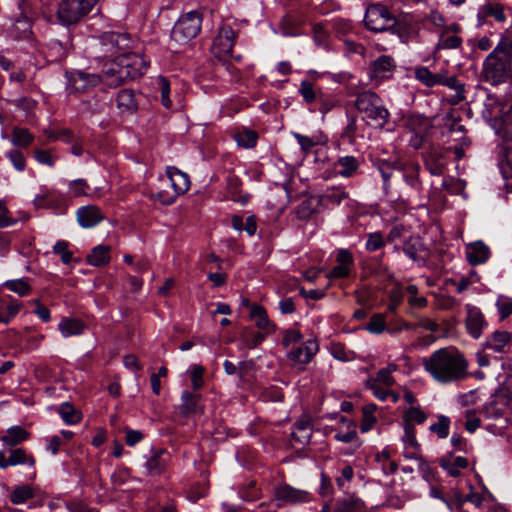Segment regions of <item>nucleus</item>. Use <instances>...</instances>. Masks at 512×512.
I'll use <instances>...</instances> for the list:
<instances>
[{"label":"nucleus","instance_id":"nucleus-37","mask_svg":"<svg viewBox=\"0 0 512 512\" xmlns=\"http://www.w3.org/2000/svg\"><path fill=\"white\" fill-rule=\"evenodd\" d=\"M59 414L63 421L70 425L76 424L81 420V413L68 402L63 403L59 407Z\"/></svg>","mask_w":512,"mask_h":512},{"label":"nucleus","instance_id":"nucleus-26","mask_svg":"<svg viewBox=\"0 0 512 512\" xmlns=\"http://www.w3.org/2000/svg\"><path fill=\"white\" fill-rule=\"evenodd\" d=\"M111 248L108 245H98L93 248L92 252L87 256V261L92 266H103L110 261Z\"/></svg>","mask_w":512,"mask_h":512},{"label":"nucleus","instance_id":"nucleus-46","mask_svg":"<svg viewBox=\"0 0 512 512\" xmlns=\"http://www.w3.org/2000/svg\"><path fill=\"white\" fill-rule=\"evenodd\" d=\"M70 193L75 196H90V186L84 179H76L69 183Z\"/></svg>","mask_w":512,"mask_h":512},{"label":"nucleus","instance_id":"nucleus-51","mask_svg":"<svg viewBox=\"0 0 512 512\" xmlns=\"http://www.w3.org/2000/svg\"><path fill=\"white\" fill-rule=\"evenodd\" d=\"M366 329L374 334L382 333L385 329V317L383 314H374L367 326Z\"/></svg>","mask_w":512,"mask_h":512},{"label":"nucleus","instance_id":"nucleus-1","mask_svg":"<svg viewBox=\"0 0 512 512\" xmlns=\"http://www.w3.org/2000/svg\"><path fill=\"white\" fill-rule=\"evenodd\" d=\"M424 369L440 383L463 380L468 375V362L453 347L441 348L423 360Z\"/></svg>","mask_w":512,"mask_h":512},{"label":"nucleus","instance_id":"nucleus-6","mask_svg":"<svg viewBox=\"0 0 512 512\" xmlns=\"http://www.w3.org/2000/svg\"><path fill=\"white\" fill-rule=\"evenodd\" d=\"M395 23V17L385 5L376 3L370 4L367 7L364 17V24L370 31H388L394 27Z\"/></svg>","mask_w":512,"mask_h":512},{"label":"nucleus","instance_id":"nucleus-34","mask_svg":"<svg viewBox=\"0 0 512 512\" xmlns=\"http://www.w3.org/2000/svg\"><path fill=\"white\" fill-rule=\"evenodd\" d=\"M375 461L381 465L384 474L392 475L398 470V464L391 460V454L387 449L378 452L375 455Z\"/></svg>","mask_w":512,"mask_h":512},{"label":"nucleus","instance_id":"nucleus-33","mask_svg":"<svg viewBox=\"0 0 512 512\" xmlns=\"http://www.w3.org/2000/svg\"><path fill=\"white\" fill-rule=\"evenodd\" d=\"M257 139L258 134L256 133V131L246 128L239 129L234 134V140L236 141L238 146L243 148H253L257 143Z\"/></svg>","mask_w":512,"mask_h":512},{"label":"nucleus","instance_id":"nucleus-15","mask_svg":"<svg viewBox=\"0 0 512 512\" xmlns=\"http://www.w3.org/2000/svg\"><path fill=\"white\" fill-rule=\"evenodd\" d=\"M28 464L31 467L35 465V459L32 455L28 454L25 449L17 448L12 449L8 457L3 452H0V468L6 469L9 466Z\"/></svg>","mask_w":512,"mask_h":512},{"label":"nucleus","instance_id":"nucleus-8","mask_svg":"<svg viewBox=\"0 0 512 512\" xmlns=\"http://www.w3.org/2000/svg\"><path fill=\"white\" fill-rule=\"evenodd\" d=\"M483 349L495 358L502 359L512 351V333L497 329L489 334L483 342Z\"/></svg>","mask_w":512,"mask_h":512},{"label":"nucleus","instance_id":"nucleus-47","mask_svg":"<svg viewBox=\"0 0 512 512\" xmlns=\"http://www.w3.org/2000/svg\"><path fill=\"white\" fill-rule=\"evenodd\" d=\"M426 414L418 407H411L403 416L404 424H422L426 420Z\"/></svg>","mask_w":512,"mask_h":512},{"label":"nucleus","instance_id":"nucleus-29","mask_svg":"<svg viewBox=\"0 0 512 512\" xmlns=\"http://www.w3.org/2000/svg\"><path fill=\"white\" fill-rule=\"evenodd\" d=\"M34 139V135L26 128L14 127L12 129L11 143L15 147L27 148Z\"/></svg>","mask_w":512,"mask_h":512},{"label":"nucleus","instance_id":"nucleus-50","mask_svg":"<svg viewBox=\"0 0 512 512\" xmlns=\"http://www.w3.org/2000/svg\"><path fill=\"white\" fill-rule=\"evenodd\" d=\"M450 420L446 416H440L437 423L430 426V430L440 438H446L449 434Z\"/></svg>","mask_w":512,"mask_h":512},{"label":"nucleus","instance_id":"nucleus-16","mask_svg":"<svg viewBox=\"0 0 512 512\" xmlns=\"http://www.w3.org/2000/svg\"><path fill=\"white\" fill-rule=\"evenodd\" d=\"M460 30L459 26L453 24L443 29L440 34L437 49H457L462 44V38L456 35V33Z\"/></svg>","mask_w":512,"mask_h":512},{"label":"nucleus","instance_id":"nucleus-36","mask_svg":"<svg viewBox=\"0 0 512 512\" xmlns=\"http://www.w3.org/2000/svg\"><path fill=\"white\" fill-rule=\"evenodd\" d=\"M358 162L353 156H345L340 158L336 167H338V174L343 177H351L358 169Z\"/></svg>","mask_w":512,"mask_h":512},{"label":"nucleus","instance_id":"nucleus-59","mask_svg":"<svg viewBox=\"0 0 512 512\" xmlns=\"http://www.w3.org/2000/svg\"><path fill=\"white\" fill-rule=\"evenodd\" d=\"M299 92L302 95L303 99L307 103H312L316 100V93L314 91V86L309 81L301 82Z\"/></svg>","mask_w":512,"mask_h":512},{"label":"nucleus","instance_id":"nucleus-41","mask_svg":"<svg viewBox=\"0 0 512 512\" xmlns=\"http://www.w3.org/2000/svg\"><path fill=\"white\" fill-rule=\"evenodd\" d=\"M415 76L420 82L429 87L438 85L440 81V73L433 74L427 67L417 68L415 70Z\"/></svg>","mask_w":512,"mask_h":512},{"label":"nucleus","instance_id":"nucleus-57","mask_svg":"<svg viewBox=\"0 0 512 512\" xmlns=\"http://www.w3.org/2000/svg\"><path fill=\"white\" fill-rule=\"evenodd\" d=\"M302 340V334L296 329H287L283 332L282 344L288 348L292 344L299 343Z\"/></svg>","mask_w":512,"mask_h":512},{"label":"nucleus","instance_id":"nucleus-39","mask_svg":"<svg viewBox=\"0 0 512 512\" xmlns=\"http://www.w3.org/2000/svg\"><path fill=\"white\" fill-rule=\"evenodd\" d=\"M265 339V334L261 332H255L250 330H244L241 334V342L244 347L248 349H254L260 345Z\"/></svg>","mask_w":512,"mask_h":512},{"label":"nucleus","instance_id":"nucleus-54","mask_svg":"<svg viewBox=\"0 0 512 512\" xmlns=\"http://www.w3.org/2000/svg\"><path fill=\"white\" fill-rule=\"evenodd\" d=\"M34 157L37 162L49 167L54 166L57 157L53 155L51 150L36 149L34 151Z\"/></svg>","mask_w":512,"mask_h":512},{"label":"nucleus","instance_id":"nucleus-27","mask_svg":"<svg viewBox=\"0 0 512 512\" xmlns=\"http://www.w3.org/2000/svg\"><path fill=\"white\" fill-rule=\"evenodd\" d=\"M321 198V203H330L333 205H340L344 200L349 199V193L343 187H330L325 190Z\"/></svg>","mask_w":512,"mask_h":512},{"label":"nucleus","instance_id":"nucleus-31","mask_svg":"<svg viewBox=\"0 0 512 512\" xmlns=\"http://www.w3.org/2000/svg\"><path fill=\"white\" fill-rule=\"evenodd\" d=\"M424 246L421 239L417 236L409 237L403 244V252L413 261H420Z\"/></svg>","mask_w":512,"mask_h":512},{"label":"nucleus","instance_id":"nucleus-11","mask_svg":"<svg viewBox=\"0 0 512 512\" xmlns=\"http://www.w3.org/2000/svg\"><path fill=\"white\" fill-rule=\"evenodd\" d=\"M275 499L277 506L281 507L284 504H299L309 502L311 494L307 490L297 489L288 484H283L275 489Z\"/></svg>","mask_w":512,"mask_h":512},{"label":"nucleus","instance_id":"nucleus-53","mask_svg":"<svg viewBox=\"0 0 512 512\" xmlns=\"http://www.w3.org/2000/svg\"><path fill=\"white\" fill-rule=\"evenodd\" d=\"M158 85L161 93V102L165 108H170L172 102L169 98L170 95V83L165 77L158 78Z\"/></svg>","mask_w":512,"mask_h":512},{"label":"nucleus","instance_id":"nucleus-62","mask_svg":"<svg viewBox=\"0 0 512 512\" xmlns=\"http://www.w3.org/2000/svg\"><path fill=\"white\" fill-rule=\"evenodd\" d=\"M151 198L155 201H159L160 203H162L164 205H170V204L174 203L177 196L173 192L161 190V191L153 192L151 194Z\"/></svg>","mask_w":512,"mask_h":512},{"label":"nucleus","instance_id":"nucleus-13","mask_svg":"<svg viewBox=\"0 0 512 512\" xmlns=\"http://www.w3.org/2000/svg\"><path fill=\"white\" fill-rule=\"evenodd\" d=\"M466 310L467 315L465 319V326L467 332L472 338L478 339L482 335L484 329L488 327V322L479 308L467 305Z\"/></svg>","mask_w":512,"mask_h":512},{"label":"nucleus","instance_id":"nucleus-25","mask_svg":"<svg viewBox=\"0 0 512 512\" xmlns=\"http://www.w3.org/2000/svg\"><path fill=\"white\" fill-rule=\"evenodd\" d=\"M446 163L441 150L431 149L426 156V166L433 175H441Z\"/></svg>","mask_w":512,"mask_h":512},{"label":"nucleus","instance_id":"nucleus-21","mask_svg":"<svg viewBox=\"0 0 512 512\" xmlns=\"http://www.w3.org/2000/svg\"><path fill=\"white\" fill-rule=\"evenodd\" d=\"M337 512H367V507L362 499L354 494L340 498L336 503Z\"/></svg>","mask_w":512,"mask_h":512},{"label":"nucleus","instance_id":"nucleus-28","mask_svg":"<svg viewBox=\"0 0 512 512\" xmlns=\"http://www.w3.org/2000/svg\"><path fill=\"white\" fill-rule=\"evenodd\" d=\"M58 327L64 337H70L82 334L85 325L78 319L63 318Z\"/></svg>","mask_w":512,"mask_h":512},{"label":"nucleus","instance_id":"nucleus-23","mask_svg":"<svg viewBox=\"0 0 512 512\" xmlns=\"http://www.w3.org/2000/svg\"><path fill=\"white\" fill-rule=\"evenodd\" d=\"M72 81L76 90L84 92L87 89L96 86L99 82H102V76L77 71L73 75Z\"/></svg>","mask_w":512,"mask_h":512},{"label":"nucleus","instance_id":"nucleus-10","mask_svg":"<svg viewBox=\"0 0 512 512\" xmlns=\"http://www.w3.org/2000/svg\"><path fill=\"white\" fill-rule=\"evenodd\" d=\"M132 40L127 33L106 32L101 36V44L106 54L129 52Z\"/></svg>","mask_w":512,"mask_h":512},{"label":"nucleus","instance_id":"nucleus-4","mask_svg":"<svg viewBox=\"0 0 512 512\" xmlns=\"http://www.w3.org/2000/svg\"><path fill=\"white\" fill-rule=\"evenodd\" d=\"M355 107L359 113L364 114L363 120L374 128H383L389 119L388 110L381 104L378 95L365 91L357 95Z\"/></svg>","mask_w":512,"mask_h":512},{"label":"nucleus","instance_id":"nucleus-9","mask_svg":"<svg viewBox=\"0 0 512 512\" xmlns=\"http://www.w3.org/2000/svg\"><path fill=\"white\" fill-rule=\"evenodd\" d=\"M318 351V342L315 339H308L297 348L291 350L287 357L294 367L303 371Z\"/></svg>","mask_w":512,"mask_h":512},{"label":"nucleus","instance_id":"nucleus-64","mask_svg":"<svg viewBox=\"0 0 512 512\" xmlns=\"http://www.w3.org/2000/svg\"><path fill=\"white\" fill-rule=\"evenodd\" d=\"M203 373L204 368L200 365H194L191 368V382L195 390H198L203 386Z\"/></svg>","mask_w":512,"mask_h":512},{"label":"nucleus","instance_id":"nucleus-52","mask_svg":"<svg viewBox=\"0 0 512 512\" xmlns=\"http://www.w3.org/2000/svg\"><path fill=\"white\" fill-rule=\"evenodd\" d=\"M68 242L60 240L53 246V252L61 256V260L64 264H69L72 260V253L68 250Z\"/></svg>","mask_w":512,"mask_h":512},{"label":"nucleus","instance_id":"nucleus-18","mask_svg":"<svg viewBox=\"0 0 512 512\" xmlns=\"http://www.w3.org/2000/svg\"><path fill=\"white\" fill-rule=\"evenodd\" d=\"M466 256L471 265H479L488 260L490 249L482 241H476L466 246Z\"/></svg>","mask_w":512,"mask_h":512},{"label":"nucleus","instance_id":"nucleus-44","mask_svg":"<svg viewBox=\"0 0 512 512\" xmlns=\"http://www.w3.org/2000/svg\"><path fill=\"white\" fill-rule=\"evenodd\" d=\"M296 430L292 432V437L296 442L305 444L310 438V425L308 422L300 421L295 424Z\"/></svg>","mask_w":512,"mask_h":512},{"label":"nucleus","instance_id":"nucleus-22","mask_svg":"<svg viewBox=\"0 0 512 512\" xmlns=\"http://www.w3.org/2000/svg\"><path fill=\"white\" fill-rule=\"evenodd\" d=\"M199 401L200 395L184 391L182 394V404L180 408L181 414L185 417H189L197 413H202L203 408Z\"/></svg>","mask_w":512,"mask_h":512},{"label":"nucleus","instance_id":"nucleus-61","mask_svg":"<svg viewBox=\"0 0 512 512\" xmlns=\"http://www.w3.org/2000/svg\"><path fill=\"white\" fill-rule=\"evenodd\" d=\"M335 438L340 441V442H343V443H351L353 442L354 440L357 439V431H356V427L354 424H349L348 425V430L345 431V432H342V431H338L336 434H335Z\"/></svg>","mask_w":512,"mask_h":512},{"label":"nucleus","instance_id":"nucleus-19","mask_svg":"<svg viewBox=\"0 0 512 512\" xmlns=\"http://www.w3.org/2000/svg\"><path fill=\"white\" fill-rule=\"evenodd\" d=\"M167 176L173 188L172 192L175 193L176 196L188 191L190 187V180L186 173L175 167H169L167 169Z\"/></svg>","mask_w":512,"mask_h":512},{"label":"nucleus","instance_id":"nucleus-48","mask_svg":"<svg viewBox=\"0 0 512 512\" xmlns=\"http://www.w3.org/2000/svg\"><path fill=\"white\" fill-rule=\"evenodd\" d=\"M6 157L10 160V162L13 165V167L17 171L22 172V171L25 170V168H26V158H25L24 154L21 151L16 150V149H12V150L7 152Z\"/></svg>","mask_w":512,"mask_h":512},{"label":"nucleus","instance_id":"nucleus-14","mask_svg":"<svg viewBox=\"0 0 512 512\" xmlns=\"http://www.w3.org/2000/svg\"><path fill=\"white\" fill-rule=\"evenodd\" d=\"M170 454L166 449H158L152 452L147 459L145 467L149 476H159L167 468L170 461Z\"/></svg>","mask_w":512,"mask_h":512},{"label":"nucleus","instance_id":"nucleus-32","mask_svg":"<svg viewBox=\"0 0 512 512\" xmlns=\"http://www.w3.org/2000/svg\"><path fill=\"white\" fill-rule=\"evenodd\" d=\"M29 433L20 426H14L7 430V433L2 436V441L8 446H16L21 442L28 439Z\"/></svg>","mask_w":512,"mask_h":512},{"label":"nucleus","instance_id":"nucleus-7","mask_svg":"<svg viewBox=\"0 0 512 512\" xmlns=\"http://www.w3.org/2000/svg\"><path fill=\"white\" fill-rule=\"evenodd\" d=\"M95 0H61L58 4L57 17L64 25L78 22L94 6Z\"/></svg>","mask_w":512,"mask_h":512},{"label":"nucleus","instance_id":"nucleus-45","mask_svg":"<svg viewBox=\"0 0 512 512\" xmlns=\"http://www.w3.org/2000/svg\"><path fill=\"white\" fill-rule=\"evenodd\" d=\"M4 285L8 290L17 293L19 296H25L31 290L30 285L23 279L9 280Z\"/></svg>","mask_w":512,"mask_h":512},{"label":"nucleus","instance_id":"nucleus-42","mask_svg":"<svg viewBox=\"0 0 512 512\" xmlns=\"http://www.w3.org/2000/svg\"><path fill=\"white\" fill-rule=\"evenodd\" d=\"M394 384V379L389 370L380 369L376 378H369L366 382L368 388H375L377 385L390 387Z\"/></svg>","mask_w":512,"mask_h":512},{"label":"nucleus","instance_id":"nucleus-30","mask_svg":"<svg viewBox=\"0 0 512 512\" xmlns=\"http://www.w3.org/2000/svg\"><path fill=\"white\" fill-rule=\"evenodd\" d=\"M117 107L125 111H134L137 108V102L134 91L131 89H122L117 94Z\"/></svg>","mask_w":512,"mask_h":512},{"label":"nucleus","instance_id":"nucleus-12","mask_svg":"<svg viewBox=\"0 0 512 512\" xmlns=\"http://www.w3.org/2000/svg\"><path fill=\"white\" fill-rule=\"evenodd\" d=\"M234 31L229 26L219 29L218 35L213 41L212 51L218 58H225L232 53L234 46Z\"/></svg>","mask_w":512,"mask_h":512},{"label":"nucleus","instance_id":"nucleus-38","mask_svg":"<svg viewBox=\"0 0 512 512\" xmlns=\"http://www.w3.org/2000/svg\"><path fill=\"white\" fill-rule=\"evenodd\" d=\"M496 308L499 313V319L504 321L512 316V297L507 295H499L496 299Z\"/></svg>","mask_w":512,"mask_h":512},{"label":"nucleus","instance_id":"nucleus-20","mask_svg":"<svg viewBox=\"0 0 512 512\" xmlns=\"http://www.w3.org/2000/svg\"><path fill=\"white\" fill-rule=\"evenodd\" d=\"M322 205L321 198L318 196H311L303 200L296 208V217L299 220L306 221L318 211L319 206Z\"/></svg>","mask_w":512,"mask_h":512},{"label":"nucleus","instance_id":"nucleus-58","mask_svg":"<svg viewBox=\"0 0 512 512\" xmlns=\"http://www.w3.org/2000/svg\"><path fill=\"white\" fill-rule=\"evenodd\" d=\"M403 299V293L401 288L395 287L389 292V304L388 310L394 313L398 306L401 304Z\"/></svg>","mask_w":512,"mask_h":512},{"label":"nucleus","instance_id":"nucleus-17","mask_svg":"<svg viewBox=\"0 0 512 512\" xmlns=\"http://www.w3.org/2000/svg\"><path fill=\"white\" fill-rule=\"evenodd\" d=\"M102 219L103 216L100 209L94 205L83 206L77 211V220L84 228L93 227L100 223Z\"/></svg>","mask_w":512,"mask_h":512},{"label":"nucleus","instance_id":"nucleus-5","mask_svg":"<svg viewBox=\"0 0 512 512\" xmlns=\"http://www.w3.org/2000/svg\"><path fill=\"white\" fill-rule=\"evenodd\" d=\"M202 14L190 11L183 14L174 24L171 31V41L178 46L185 45L194 39L201 31Z\"/></svg>","mask_w":512,"mask_h":512},{"label":"nucleus","instance_id":"nucleus-55","mask_svg":"<svg viewBox=\"0 0 512 512\" xmlns=\"http://www.w3.org/2000/svg\"><path fill=\"white\" fill-rule=\"evenodd\" d=\"M499 167L504 178L512 177V151H505L499 161Z\"/></svg>","mask_w":512,"mask_h":512},{"label":"nucleus","instance_id":"nucleus-49","mask_svg":"<svg viewBox=\"0 0 512 512\" xmlns=\"http://www.w3.org/2000/svg\"><path fill=\"white\" fill-rule=\"evenodd\" d=\"M33 497V492L30 487L22 486L16 488L11 494V502L13 504L25 503L28 499Z\"/></svg>","mask_w":512,"mask_h":512},{"label":"nucleus","instance_id":"nucleus-56","mask_svg":"<svg viewBox=\"0 0 512 512\" xmlns=\"http://www.w3.org/2000/svg\"><path fill=\"white\" fill-rule=\"evenodd\" d=\"M385 244V240L381 233L375 232L370 233L368 235V239L366 242V249L370 252H374L380 248H382Z\"/></svg>","mask_w":512,"mask_h":512},{"label":"nucleus","instance_id":"nucleus-63","mask_svg":"<svg viewBox=\"0 0 512 512\" xmlns=\"http://www.w3.org/2000/svg\"><path fill=\"white\" fill-rule=\"evenodd\" d=\"M403 441L413 448H418L419 444L415 435V427L411 423L404 424Z\"/></svg>","mask_w":512,"mask_h":512},{"label":"nucleus","instance_id":"nucleus-2","mask_svg":"<svg viewBox=\"0 0 512 512\" xmlns=\"http://www.w3.org/2000/svg\"><path fill=\"white\" fill-rule=\"evenodd\" d=\"M481 74L493 86L512 82V32H505L485 57Z\"/></svg>","mask_w":512,"mask_h":512},{"label":"nucleus","instance_id":"nucleus-40","mask_svg":"<svg viewBox=\"0 0 512 512\" xmlns=\"http://www.w3.org/2000/svg\"><path fill=\"white\" fill-rule=\"evenodd\" d=\"M250 315L256 321V325L259 329L267 330V332L270 331L269 328H272V325L270 324L267 318V313L262 306L254 305L251 308Z\"/></svg>","mask_w":512,"mask_h":512},{"label":"nucleus","instance_id":"nucleus-24","mask_svg":"<svg viewBox=\"0 0 512 512\" xmlns=\"http://www.w3.org/2000/svg\"><path fill=\"white\" fill-rule=\"evenodd\" d=\"M395 68L394 59L391 56L382 55L370 65V78L383 77L385 73Z\"/></svg>","mask_w":512,"mask_h":512},{"label":"nucleus","instance_id":"nucleus-43","mask_svg":"<svg viewBox=\"0 0 512 512\" xmlns=\"http://www.w3.org/2000/svg\"><path fill=\"white\" fill-rule=\"evenodd\" d=\"M440 81L438 84L447 86L456 91L457 98L459 100L464 99V89L463 85L459 82V80L455 76H447L443 73H440Z\"/></svg>","mask_w":512,"mask_h":512},{"label":"nucleus","instance_id":"nucleus-35","mask_svg":"<svg viewBox=\"0 0 512 512\" xmlns=\"http://www.w3.org/2000/svg\"><path fill=\"white\" fill-rule=\"evenodd\" d=\"M481 13L486 17L494 18L497 22H505L507 17L504 7L500 3L488 2L481 7Z\"/></svg>","mask_w":512,"mask_h":512},{"label":"nucleus","instance_id":"nucleus-60","mask_svg":"<svg viewBox=\"0 0 512 512\" xmlns=\"http://www.w3.org/2000/svg\"><path fill=\"white\" fill-rule=\"evenodd\" d=\"M465 418H466V422H465L466 430L470 433H473L480 426V423H481L480 418L477 416L476 411L472 410V409L467 410L465 412Z\"/></svg>","mask_w":512,"mask_h":512},{"label":"nucleus","instance_id":"nucleus-3","mask_svg":"<svg viewBox=\"0 0 512 512\" xmlns=\"http://www.w3.org/2000/svg\"><path fill=\"white\" fill-rule=\"evenodd\" d=\"M146 66L144 58L139 54L124 52L103 65L102 82L109 87H118L141 76Z\"/></svg>","mask_w":512,"mask_h":512}]
</instances>
